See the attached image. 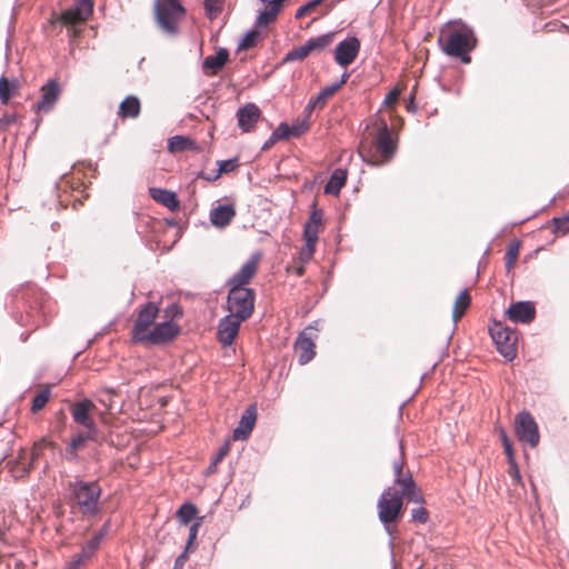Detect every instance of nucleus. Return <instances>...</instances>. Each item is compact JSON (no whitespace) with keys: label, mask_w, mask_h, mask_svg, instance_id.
<instances>
[{"label":"nucleus","mask_w":569,"mask_h":569,"mask_svg":"<svg viewBox=\"0 0 569 569\" xmlns=\"http://www.w3.org/2000/svg\"><path fill=\"white\" fill-rule=\"evenodd\" d=\"M68 489L79 512L83 517H92L99 512L102 488L98 481H84L76 478L69 481Z\"/></svg>","instance_id":"nucleus-1"},{"label":"nucleus","mask_w":569,"mask_h":569,"mask_svg":"<svg viewBox=\"0 0 569 569\" xmlns=\"http://www.w3.org/2000/svg\"><path fill=\"white\" fill-rule=\"evenodd\" d=\"M402 499L399 491L395 490L392 487L386 488L378 499V518L390 536L393 533V527L391 525L402 516Z\"/></svg>","instance_id":"nucleus-2"},{"label":"nucleus","mask_w":569,"mask_h":569,"mask_svg":"<svg viewBox=\"0 0 569 569\" xmlns=\"http://www.w3.org/2000/svg\"><path fill=\"white\" fill-rule=\"evenodd\" d=\"M186 10L179 0H156L154 17L159 28L167 34L176 36L179 32V21Z\"/></svg>","instance_id":"nucleus-3"},{"label":"nucleus","mask_w":569,"mask_h":569,"mask_svg":"<svg viewBox=\"0 0 569 569\" xmlns=\"http://www.w3.org/2000/svg\"><path fill=\"white\" fill-rule=\"evenodd\" d=\"M227 287L229 288L227 297L228 311L240 320L249 319L254 310V290L247 287Z\"/></svg>","instance_id":"nucleus-4"},{"label":"nucleus","mask_w":569,"mask_h":569,"mask_svg":"<svg viewBox=\"0 0 569 569\" xmlns=\"http://www.w3.org/2000/svg\"><path fill=\"white\" fill-rule=\"evenodd\" d=\"M475 47L476 38L473 31L469 28H463L449 33L442 50L447 56L460 58L463 63H469L471 58L468 52Z\"/></svg>","instance_id":"nucleus-5"},{"label":"nucleus","mask_w":569,"mask_h":569,"mask_svg":"<svg viewBox=\"0 0 569 569\" xmlns=\"http://www.w3.org/2000/svg\"><path fill=\"white\" fill-rule=\"evenodd\" d=\"M392 468L395 476L393 483L401 489L399 495H401L402 498H407L409 501L421 505L423 502V497L420 490L417 488L411 472L403 471L402 458L395 460Z\"/></svg>","instance_id":"nucleus-6"},{"label":"nucleus","mask_w":569,"mask_h":569,"mask_svg":"<svg viewBox=\"0 0 569 569\" xmlns=\"http://www.w3.org/2000/svg\"><path fill=\"white\" fill-rule=\"evenodd\" d=\"M489 331L499 353L508 361L513 360L517 356V332L501 323H495Z\"/></svg>","instance_id":"nucleus-7"},{"label":"nucleus","mask_w":569,"mask_h":569,"mask_svg":"<svg viewBox=\"0 0 569 569\" xmlns=\"http://www.w3.org/2000/svg\"><path fill=\"white\" fill-rule=\"evenodd\" d=\"M515 431L522 443H527L531 448L538 446L540 440L539 429L530 412L523 410L516 416Z\"/></svg>","instance_id":"nucleus-8"},{"label":"nucleus","mask_w":569,"mask_h":569,"mask_svg":"<svg viewBox=\"0 0 569 569\" xmlns=\"http://www.w3.org/2000/svg\"><path fill=\"white\" fill-rule=\"evenodd\" d=\"M375 144H376L377 152L382 158V160L381 161L367 160V163H369L371 166H381L383 163L389 162L393 158V156L397 151V143H396V140L392 138L389 127L386 122H382L380 128L378 129V132H377V136L375 139ZM362 158H365V157L362 156ZM363 160L366 161V159H363Z\"/></svg>","instance_id":"nucleus-9"},{"label":"nucleus","mask_w":569,"mask_h":569,"mask_svg":"<svg viewBox=\"0 0 569 569\" xmlns=\"http://www.w3.org/2000/svg\"><path fill=\"white\" fill-rule=\"evenodd\" d=\"M96 409V405L88 398L79 400L70 406V413L73 421L84 429L98 431V426L93 420L91 412Z\"/></svg>","instance_id":"nucleus-10"},{"label":"nucleus","mask_w":569,"mask_h":569,"mask_svg":"<svg viewBox=\"0 0 569 569\" xmlns=\"http://www.w3.org/2000/svg\"><path fill=\"white\" fill-rule=\"evenodd\" d=\"M160 309L153 302H147L140 311L132 326V338L139 342V338L147 335L148 328L154 322Z\"/></svg>","instance_id":"nucleus-11"},{"label":"nucleus","mask_w":569,"mask_h":569,"mask_svg":"<svg viewBox=\"0 0 569 569\" xmlns=\"http://www.w3.org/2000/svg\"><path fill=\"white\" fill-rule=\"evenodd\" d=\"M41 96L33 106L36 112L48 113L56 106L61 94V88L56 79H49L40 89Z\"/></svg>","instance_id":"nucleus-12"},{"label":"nucleus","mask_w":569,"mask_h":569,"mask_svg":"<svg viewBox=\"0 0 569 569\" xmlns=\"http://www.w3.org/2000/svg\"><path fill=\"white\" fill-rule=\"evenodd\" d=\"M317 331V322L308 326L297 338L295 350L298 353V361L300 365H306L311 361L316 355L312 331Z\"/></svg>","instance_id":"nucleus-13"},{"label":"nucleus","mask_w":569,"mask_h":569,"mask_svg":"<svg viewBox=\"0 0 569 569\" xmlns=\"http://www.w3.org/2000/svg\"><path fill=\"white\" fill-rule=\"evenodd\" d=\"M260 259V252L252 253L241 268L227 280L226 286L246 287L257 273Z\"/></svg>","instance_id":"nucleus-14"},{"label":"nucleus","mask_w":569,"mask_h":569,"mask_svg":"<svg viewBox=\"0 0 569 569\" xmlns=\"http://www.w3.org/2000/svg\"><path fill=\"white\" fill-rule=\"evenodd\" d=\"M179 333V327L172 321H163L154 326V328L147 332L139 342H151L159 345L172 340Z\"/></svg>","instance_id":"nucleus-15"},{"label":"nucleus","mask_w":569,"mask_h":569,"mask_svg":"<svg viewBox=\"0 0 569 569\" xmlns=\"http://www.w3.org/2000/svg\"><path fill=\"white\" fill-rule=\"evenodd\" d=\"M360 51V41L357 37L343 39L335 50V60L341 67L351 64Z\"/></svg>","instance_id":"nucleus-16"},{"label":"nucleus","mask_w":569,"mask_h":569,"mask_svg":"<svg viewBox=\"0 0 569 569\" xmlns=\"http://www.w3.org/2000/svg\"><path fill=\"white\" fill-rule=\"evenodd\" d=\"M506 313L510 321L528 325L536 318V307L532 301H518L511 303Z\"/></svg>","instance_id":"nucleus-17"},{"label":"nucleus","mask_w":569,"mask_h":569,"mask_svg":"<svg viewBox=\"0 0 569 569\" xmlns=\"http://www.w3.org/2000/svg\"><path fill=\"white\" fill-rule=\"evenodd\" d=\"M243 320L238 317L227 315L220 319L218 325L219 341L222 346H230L239 332L240 325Z\"/></svg>","instance_id":"nucleus-18"},{"label":"nucleus","mask_w":569,"mask_h":569,"mask_svg":"<svg viewBox=\"0 0 569 569\" xmlns=\"http://www.w3.org/2000/svg\"><path fill=\"white\" fill-rule=\"evenodd\" d=\"M257 420V406L250 405L242 413L238 426L232 431L233 440H246L249 438Z\"/></svg>","instance_id":"nucleus-19"},{"label":"nucleus","mask_w":569,"mask_h":569,"mask_svg":"<svg viewBox=\"0 0 569 569\" xmlns=\"http://www.w3.org/2000/svg\"><path fill=\"white\" fill-rule=\"evenodd\" d=\"M323 224V211L318 208L316 202L312 203L308 220L303 224L305 240L318 242V234Z\"/></svg>","instance_id":"nucleus-20"},{"label":"nucleus","mask_w":569,"mask_h":569,"mask_svg":"<svg viewBox=\"0 0 569 569\" xmlns=\"http://www.w3.org/2000/svg\"><path fill=\"white\" fill-rule=\"evenodd\" d=\"M261 116L260 109L252 102L246 103L237 111L238 126L243 132H250Z\"/></svg>","instance_id":"nucleus-21"},{"label":"nucleus","mask_w":569,"mask_h":569,"mask_svg":"<svg viewBox=\"0 0 569 569\" xmlns=\"http://www.w3.org/2000/svg\"><path fill=\"white\" fill-rule=\"evenodd\" d=\"M92 0H78L72 8L62 12L61 19L66 23L81 22L88 19V17L92 13Z\"/></svg>","instance_id":"nucleus-22"},{"label":"nucleus","mask_w":569,"mask_h":569,"mask_svg":"<svg viewBox=\"0 0 569 569\" xmlns=\"http://www.w3.org/2000/svg\"><path fill=\"white\" fill-rule=\"evenodd\" d=\"M22 326H32V327H40L42 325H46L48 321V316L46 311L44 305H42L40 301H36L34 306H30L24 315H21L20 319L18 320Z\"/></svg>","instance_id":"nucleus-23"},{"label":"nucleus","mask_w":569,"mask_h":569,"mask_svg":"<svg viewBox=\"0 0 569 569\" xmlns=\"http://www.w3.org/2000/svg\"><path fill=\"white\" fill-rule=\"evenodd\" d=\"M284 0H260L263 4V9L260 10L256 19L257 27H267L273 22L281 11L282 3Z\"/></svg>","instance_id":"nucleus-24"},{"label":"nucleus","mask_w":569,"mask_h":569,"mask_svg":"<svg viewBox=\"0 0 569 569\" xmlns=\"http://www.w3.org/2000/svg\"><path fill=\"white\" fill-rule=\"evenodd\" d=\"M236 208L233 204H218L210 211V222L219 229H223L230 224L236 217Z\"/></svg>","instance_id":"nucleus-25"},{"label":"nucleus","mask_w":569,"mask_h":569,"mask_svg":"<svg viewBox=\"0 0 569 569\" xmlns=\"http://www.w3.org/2000/svg\"><path fill=\"white\" fill-rule=\"evenodd\" d=\"M149 193L154 201L161 203L171 211L179 208V200L173 191L162 188H150Z\"/></svg>","instance_id":"nucleus-26"},{"label":"nucleus","mask_w":569,"mask_h":569,"mask_svg":"<svg viewBox=\"0 0 569 569\" xmlns=\"http://www.w3.org/2000/svg\"><path fill=\"white\" fill-rule=\"evenodd\" d=\"M140 111L141 104L139 98L136 96H128L120 102L118 116L122 119H136L139 117Z\"/></svg>","instance_id":"nucleus-27"},{"label":"nucleus","mask_w":569,"mask_h":569,"mask_svg":"<svg viewBox=\"0 0 569 569\" xmlns=\"http://www.w3.org/2000/svg\"><path fill=\"white\" fill-rule=\"evenodd\" d=\"M229 59V51L226 48H220L216 54H211L204 58L202 62V67L208 73L210 70V74H216L218 70H220Z\"/></svg>","instance_id":"nucleus-28"},{"label":"nucleus","mask_w":569,"mask_h":569,"mask_svg":"<svg viewBox=\"0 0 569 569\" xmlns=\"http://www.w3.org/2000/svg\"><path fill=\"white\" fill-rule=\"evenodd\" d=\"M347 170L342 168H337L330 176V179L325 186V193L327 194H339L342 187L347 181Z\"/></svg>","instance_id":"nucleus-29"},{"label":"nucleus","mask_w":569,"mask_h":569,"mask_svg":"<svg viewBox=\"0 0 569 569\" xmlns=\"http://www.w3.org/2000/svg\"><path fill=\"white\" fill-rule=\"evenodd\" d=\"M103 539V532H97L94 536L82 547L80 553L74 557L76 560H79L81 563L84 560L90 559L94 552L98 550L101 541Z\"/></svg>","instance_id":"nucleus-30"},{"label":"nucleus","mask_w":569,"mask_h":569,"mask_svg":"<svg viewBox=\"0 0 569 569\" xmlns=\"http://www.w3.org/2000/svg\"><path fill=\"white\" fill-rule=\"evenodd\" d=\"M196 142L184 136H173L168 140V150L172 153L194 149Z\"/></svg>","instance_id":"nucleus-31"},{"label":"nucleus","mask_w":569,"mask_h":569,"mask_svg":"<svg viewBox=\"0 0 569 569\" xmlns=\"http://www.w3.org/2000/svg\"><path fill=\"white\" fill-rule=\"evenodd\" d=\"M471 298L468 293V290H462L459 296L457 297L452 310V320L455 323L458 322L460 318L465 315L466 310L470 306Z\"/></svg>","instance_id":"nucleus-32"},{"label":"nucleus","mask_w":569,"mask_h":569,"mask_svg":"<svg viewBox=\"0 0 569 569\" xmlns=\"http://www.w3.org/2000/svg\"><path fill=\"white\" fill-rule=\"evenodd\" d=\"M335 38L333 32H327L323 34H320L318 37L310 38L306 41L307 46L309 47L310 53L315 51H321L329 47Z\"/></svg>","instance_id":"nucleus-33"},{"label":"nucleus","mask_w":569,"mask_h":569,"mask_svg":"<svg viewBox=\"0 0 569 569\" xmlns=\"http://www.w3.org/2000/svg\"><path fill=\"white\" fill-rule=\"evenodd\" d=\"M98 433L99 431L91 432V430L86 429V431H80L74 435L68 445L77 450H81L87 441H96L98 439Z\"/></svg>","instance_id":"nucleus-34"},{"label":"nucleus","mask_w":569,"mask_h":569,"mask_svg":"<svg viewBox=\"0 0 569 569\" xmlns=\"http://www.w3.org/2000/svg\"><path fill=\"white\" fill-rule=\"evenodd\" d=\"M239 166L238 158H231L227 160H220L218 161V170L213 172L212 177H204L206 181H216L218 178H220L223 173H229L233 171Z\"/></svg>","instance_id":"nucleus-35"},{"label":"nucleus","mask_w":569,"mask_h":569,"mask_svg":"<svg viewBox=\"0 0 569 569\" xmlns=\"http://www.w3.org/2000/svg\"><path fill=\"white\" fill-rule=\"evenodd\" d=\"M197 515V507L193 503L186 502L177 511V518L182 525H188Z\"/></svg>","instance_id":"nucleus-36"},{"label":"nucleus","mask_w":569,"mask_h":569,"mask_svg":"<svg viewBox=\"0 0 569 569\" xmlns=\"http://www.w3.org/2000/svg\"><path fill=\"white\" fill-rule=\"evenodd\" d=\"M309 54H310L309 47L305 42L302 46L295 47L291 50H289L283 58V62L303 60Z\"/></svg>","instance_id":"nucleus-37"},{"label":"nucleus","mask_w":569,"mask_h":569,"mask_svg":"<svg viewBox=\"0 0 569 569\" xmlns=\"http://www.w3.org/2000/svg\"><path fill=\"white\" fill-rule=\"evenodd\" d=\"M50 395L51 389L49 386L43 388L40 392H38L32 399L31 411L34 413L40 411L47 405Z\"/></svg>","instance_id":"nucleus-38"},{"label":"nucleus","mask_w":569,"mask_h":569,"mask_svg":"<svg viewBox=\"0 0 569 569\" xmlns=\"http://www.w3.org/2000/svg\"><path fill=\"white\" fill-rule=\"evenodd\" d=\"M224 0H204L206 14L210 20L216 19L223 9Z\"/></svg>","instance_id":"nucleus-39"},{"label":"nucleus","mask_w":569,"mask_h":569,"mask_svg":"<svg viewBox=\"0 0 569 569\" xmlns=\"http://www.w3.org/2000/svg\"><path fill=\"white\" fill-rule=\"evenodd\" d=\"M14 89L16 84L10 83L4 76L0 78V101L2 104H7L9 102Z\"/></svg>","instance_id":"nucleus-40"},{"label":"nucleus","mask_w":569,"mask_h":569,"mask_svg":"<svg viewBox=\"0 0 569 569\" xmlns=\"http://www.w3.org/2000/svg\"><path fill=\"white\" fill-rule=\"evenodd\" d=\"M519 247H520V243L518 241H513L510 243V246L508 247V250L506 252V256H505V264H506V269L508 271H510L513 266H515V262L518 258V253H519Z\"/></svg>","instance_id":"nucleus-41"},{"label":"nucleus","mask_w":569,"mask_h":569,"mask_svg":"<svg viewBox=\"0 0 569 569\" xmlns=\"http://www.w3.org/2000/svg\"><path fill=\"white\" fill-rule=\"evenodd\" d=\"M230 450L229 441H226L217 451V453L212 457L211 462L208 467V473H212L216 471L217 466L221 460L228 455Z\"/></svg>","instance_id":"nucleus-42"},{"label":"nucleus","mask_w":569,"mask_h":569,"mask_svg":"<svg viewBox=\"0 0 569 569\" xmlns=\"http://www.w3.org/2000/svg\"><path fill=\"white\" fill-rule=\"evenodd\" d=\"M337 92L336 86H327L319 91L316 97H312L313 101L319 106V109L323 108L327 99L333 96Z\"/></svg>","instance_id":"nucleus-43"},{"label":"nucleus","mask_w":569,"mask_h":569,"mask_svg":"<svg viewBox=\"0 0 569 569\" xmlns=\"http://www.w3.org/2000/svg\"><path fill=\"white\" fill-rule=\"evenodd\" d=\"M259 31L253 29L248 31L238 44V50H247L253 47L258 40Z\"/></svg>","instance_id":"nucleus-44"},{"label":"nucleus","mask_w":569,"mask_h":569,"mask_svg":"<svg viewBox=\"0 0 569 569\" xmlns=\"http://www.w3.org/2000/svg\"><path fill=\"white\" fill-rule=\"evenodd\" d=\"M317 242L305 240V246L299 251V260L301 263H307L312 258L316 251Z\"/></svg>","instance_id":"nucleus-45"},{"label":"nucleus","mask_w":569,"mask_h":569,"mask_svg":"<svg viewBox=\"0 0 569 569\" xmlns=\"http://www.w3.org/2000/svg\"><path fill=\"white\" fill-rule=\"evenodd\" d=\"M310 121L308 119L297 120L291 126H289L290 136L293 138H298L305 132L309 130Z\"/></svg>","instance_id":"nucleus-46"},{"label":"nucleus","mask_w":569,"mask_h":569,"mask_svg":"<svg viewBox=\"0 0 569 569\" xmlns=\"http://www.w3.org/2000/svg\"><path fill=\"white\" fill-rule=\"evenodd\" d=\"M553 231L567 234L569 232V214L556 217L552 219Z\"/></svg>","instance_id":"nucleus-47"},{"label":"nucleus","mask_w":569,"mask_h":569,"mask_svg":"<svg viewBox=\"0 0 569 569\" xmlns=\"http://www.w3.org/2000/svg\"><path fill=\"white\" fill-rule=\"evenodd\" d=\"M325 0H311L307 3H305L303 6L299 7L296 11V14H295V18L296 19H300L302 18L303 16H306L307 13L311 12L312 10H315L318 6H320Z\"/></svg>","instance_id":"nucleus-48"},{"label":"nucleus","mask_w":569,"mask_h":569,"mask_svg":"<svg viewBox=\"0 0 569 569\" xmlns=\"http://www.w3.org/2000/svg\"><path fill=\"white\" fill-rule=\"evenodd\" d=\"M272 134L274 136V138L279 141V140H286L288 138H290V130H289V124H287L286 122H281L273 131H272Z\"/></svg>","instance_id":"nucleus-49"},{"label":"nucleus","mask_w":569,"mask_h":569,"mask_svg":"<svg viewBox=\"0 0 569 569\" xmlns=\"http://www.w3.org/2000/svg\"><path fill=\"white\" fill-rule=\"evenodd\" d=\"M411 518L412 520L419 522V523H426L428 521V511L422 506L418 508H413L411 511Z\"/></svg>","instance_id":"nucleus-50"},{"label":"nucleus","mask_w":569,"mask_h":569,"mask_svg":"<svg viewBox=\"0 0 569 569\" xmlns=\"http://www.w3.org/2000/svg\"><path fill=\"white\" fill-rule=\"evenodd\" d=\"M500 439H501V442H502V446H503V451L508 458V461L509 460H512L515 459V455H513V450H512V446H511V442L507 436V433L505 431H501L500 433Z\"/></svg>","instance_id":"nucleus-51"},{"label":"nucleus","mask_w":569,"mask_h":569,"mask_svg":"<svg viewBox=\"0 0 569 569\" xmlns=\"http://www.w3.org/2000/svg\"><path fill=\"white\" fill-rule=\"evenodd\" d=\"M47 443L48 442L46 439H41L39 442L34 443V447L31 452V462L29 463L28 469H26L27 472L32 468L34 460L39 458L43 446H46Z\"/></svg>","instance_id":"nucleus-52"},{"label":"nucleus","mask_w":569,"mask_h":569,"mask_svg":"<svg viewBox=\"0 0 569 569\" xmlns=\"http://www.w3.org/2000/svg\"><path fill=\"white\" fill-rule=\"evenodd\" d=\"M509 473L512 477L513 482L520 483L521 482V476L518 468V465L516 462V459L509 460Z\"/></svg>","instance_id":"nucleus-53"},{"label":"nucleus","mask_w":569,"mask_h":569,"mask_svg":"<svg viewBox=\"0 0 569 569\" xmlns=\"http://www.w3.org/2000/svg\"><path fill=\"white\" fill-rule=\"evenodd\" d=\"M199 527H200V522L199 521L193 522L190 526L189 537H188V540H187V543H186V548L187 549H190V547L192 546L193 541L196 540Z\"/></svg>","instance_id":"nucleus-54"},{"label":"nucleus","mask_w":569,"mask_h":569,"mask_svg":"<svg viewBox=\"0 0 569 569\" xmlns=\"http://www.w3.org/2000/svg\"><path fill=\"white\" fill-rule=\"evenodd\" d=\"M79 450L72 448L70 445L67 446L66 451L63 453V458L69 462H78L79 461Z\"/></svg>","instance_id":"nucleus-55"},{"label":"nucleus","mask_w":569,"mask_h":569,"mask_svg":"<svg viewBox=\"0 0 569 569\" xmlns=\"http://www.w3.org/2000/svg\"><path fill=\"white\" fill-rule=\"evenodd\" d=\"M188 552L189 549L184 548L183 552L177 557L173 563V569H182L184 566V562L188 559Z\"/></svg>","instance_id":"nucleus-56"},{"label":"nucleus","mask_w":569,"mask_h":569,"mask_svg":"<svg viewBox=\"0 0 569 569\" xmlns=\"http://www.w3.org/2000/svg\"><path fill=\"white\" fill-rule=\"evenodd\" d=\"M398 96H399V90L398 89H392L383 99V103L386 106H391L393 104L397 99H398Z\"/></svg>","instance_id":"nucleus-57"},{"label":"nucleus","mask_w":569,"mask_h":569,"mask_svg":"<svg viewBox=\"0 0 569 569\" xmlns=\"http://www.w3.org/2000/svg\"><path fill=\"white\" fill-rule=\"evenodd\" d=\"M17 119V116L14 113H4L1 118H0V124L3 126V127H8L10 124H12Z\"/></svg>","instance_id":"nucleus-58"},{"label":"nucleus","mask_w":569,"mask_h":569,"mask_svg":"<svg viewBox=\"0 0 569 569\" xmlns=\"http://www.w3.org/2000/svg\"><path fill=\"white\" fill-rule=\"evenodd\" d=\"M319 108V106L313 101V99L311 98L308 102V104L306 106L305 110H303V113H305V118L303 119H308L310 118L311 116V112Z\"/></svg>","instance_id":"nucleus-59"},{"label":"nucleus","mask_w":569,"mask_h":569,"mask_svg":"<svg viewBox=\"0 0 569 569\" xmlns=\"http://www.w3.org/2000/svg\"><path fill=\"white\" fill-rule=\"evenodd\" d=\"M278 140L274 138V136L271 133V136L264 141L262 146V150H268L271 148Z\"/></svg>","instance_id":"nucleus-60"},{"label":"nucleus","mask_w":569,"mask_h":569,"mask_svg":"<svg viewBox=\"0 0 569 569\" xmlns=\"http://www.w3.org/2000/svg\"><path fill=\"white\" fill-rule=\"evenodd\" d=\"M349 78V74L347 72H345L342 76H341V79L337 82H333L332 86H336L337 87V91L341 88L342 84H345L347 82Z\"/></svg>","instance_id":"nucleus-61"},{"label":"nucleus","mask_w":569,"mask_h":569,"mask_svg":"<svg viewBox=\"0 0 569 569\" xmlns=\"http://www.w3.org/2000/svg\"><path fill=\"white\" fill-rule=\"evenodd\" d=\"M80 562L79 560L73 559L64 569H79Z\"/></svg>","instance_id":"nucleus-62"},{"label":"nucleus","mask_w":569,"mask_h":569,"mask_svg":"<svg viewBox=\"0 0 569 569\" xmlns=\"http://www.w3.org/2000/svg\"><path fill=\"white\" fill-rule=\"evenodd\" d=\"M295 273L297 276H302L305 273V263H301L300 266L296 267Z\"/></svg>","instance_id":"nucleus-63"},{"label":"nucleus","mask_w":569,"mask_h":569,"mask_svg":"<svg viewBox=\"0 0 569 569\" xmlns=\"http://www.w3.org/2000/svg\"><path fill=\"white\" fill-rule=\"evenodd\" d=\"M108 528H109V521H107L98 532H103V536H104L108 531Z\"/></svg>","instance_id":"nucleus-64"}]
</instances>
